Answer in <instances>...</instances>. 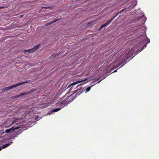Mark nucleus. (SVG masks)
<instances>
[{"label": "nucleus", "instance_id": "nucleus-9", "mask_svg": "<svg viewBox=\"0 0 159 159\" xmlns=\"http://www.w3.org/2000/svg\"><path fill=\"white\" fill-rule=\"evenodd\" d=\"M40 45V44L34 46V48H32L31 49L28 50H26V51H25L29 53H30L31 52H34V51L36 50L37 49H38L39 48V47Z\"/></svg>", "mask_w": 159, "mask_h": 159}, {"label": "nucleus", "instance_id": "nucleus-13", "mask_svg": "<svg viewBox=\"0 0 159 159\" xmlns=\"http://www.w3.org/2000/svg\"><path fill=\"white\" fill-rule=\"evenodd\" d=\"M48 106V104L47 103L42 104V107H40V108H43L47 107Z\"/></svg>", "mask_w": 159, "mask_h": 159}, {"label": "nucleus", "instance_id": "nucleus-14", "mask_svg": "<svg viewBox=\"0 0 159 159\" xmlns=\"http://www.w3.org/2000/svg\"><path fill=\"white\" fill-rule=\"evenodd\" d=\"M56 57V56L55 55V54H52V55H51L50 57V59H54L55 58V57Z\"/></svg>", "mask_w": 159, "mask_h": 159}, {"label": "nucleus", "instance_id": "nucleus-7", "mask_svg": "<svg viewBox=\"0 0 159 159\" xmlns=\"http://www.w3.org/2000/svg\"><path fill=\"white\" fill-rule=\"evenodd\" d=\"M20 128V127H15L14 126L9 129H6L5 131L3 132L2 134L4 133H6L7 134L15 130L18 129Z\"/></svg>", "mask_w": 159, "mask_h": 159}, {"label": "nucleus", "instance_id": "nucleus-5", "mask_svg": "<svg viewBox=\"0 0 159 159\" xmlns=\"http://www.w3.org/2000/svg\"><path fill=\"white\" fill-rule=\"evenodd\" d=\"M29 82V80H27L24 82H22L20 83H18L15 84H13L10 86L6 87V89L7 90H9L13 89L14 88L20 85H23L25 83H27Z\"/></svg>", "mask_w": 159, "mask_h": 159}, {"label": "nucleus", "instance_id": "nucleus-10", "mask_svg": "<svg viewBox=\"0 0 159 159\" xmlns=\"http://www.w3.org/2000/svg\"><path fill=\"white\" fill-rule=\"evenodd\" d=\"M87 80V79H85V80H84L82 81H77L76 82H73L68 87V88L72 86H73V85H75L76 84L80 82H84V81H86Z\"/></svg>", "mask_w": 159, "mask_h": 159}, {"label": "nucleus", "instance_id": "nucleus-11", "mask_svg": "<svg viewBox=\"0 0 159 159\" xmlns=\"http://www.w3.org/2000/svg\"><path fill=\"white\" fill-rule=\"evenodd\" d=\"M13 143V142L12 141H9L7 144H5L3 145L2 146V149L5 148L7 147H8L10 145H11L12 143Z\"/></svg>", "mask_w": 159, "mask_h": 159}, {"label": "nucleus", "instance_id": "nucleus-18", "mask_svg": "<svg viewBox=\"0 0 159 159\" xmlns=\"http://www.w3.org/2000/svg\"><path fill=\"white\" fill-rule=\"evenodd\" d=\"M57 20H53V21H52V22H51V23H49V24H52V23H53L54 22H55L56 21H57Z\"/></svg>", "mask_w": 159, "mask_h": 159}, {"label": "nucleus", "instance_id": "nucleus-1", "mask_svg": "<svg viewBox=\"0 0 159 159\" xmlns=\"http://www.w3.org/2000/svg\"><path fill=\"white\" fill-rule=\"evenodd\" d=\"M69 103V102H68V100H67L66 99L60 102L59 101V102L56 104V105L57 106L60 105V108L54 109L52 110V111L53 112H57L60 110L61 108H63L65 106H67Z\"/></svg>", "mask_w": 159, "mask_h": 159}, {"label": "nucleus", "instance_id": "nucleus-21", "mask_svg": "<svg viewBox=\"0 0 159 159\" xmlns=\"http://www.w3.org/2000/svg\"><path fill=\"white\" fill-rule=\"evenodd\" d=\"M60 53H58V54H56L55 55L56 56V57H57V56H58L59 55Z\"/></svg>", "mask_w": 159, "mask_h": 159}, {"label": "nucleus", "instance_id": "nucleus-3", "mask_svg": "<svg viewBox=\"0 0 159 159\" xmlns=\"http://www.w3.org/2000/svg\"><path fill=\"white\" fill-rule=\"evenodd\" d=\"M125 9H124L121 10L120 11L118 12L117 13H116L111 18L108 20L106 23L103 24L102 25H101L100 27L99 28V30H101L103 28L105 27V28L107 26V25L110 24V23L121 12L123 11Z\"/></svg>", "mask_w": 159, "mask_h": 159}, {"label": "nucleus", "instance_id": "nucleus-26", "mask_svg": "<svg viewBox=\"0 0 159 159\" xmlns=\"http://www.w3.org/2000/svg\"><path fill=\"white\" fill-rule=\"evenodd\" d=\"M144 28V27H142V28H141V29H143V28Z\"/></svg>", "mask_w": 159, "mask_h": 159}, {"label": "nucleus", "instance_id": "nucleus-20", "mask_svg": "<svg viewBox=\"0 0 159 159\" xmlns=\"http://www.w3.org/2000/svg\"><path fill=\"white\" fill-rule=\"evenodd\" d=\"M92 23H93V22H89L88 23V25H90Z\"/></svg>", "mask_w": 159, "mask_h": 159}, {"label": "nucleus", "instance_id": "nucleus-4", "mask_svg": "<svg viewBox=\"0 0 159 159\" xmlns=\"http://www.w3.org/2000/svg\"><path fill=\"white\" fill-rule=\"evenodd\" d=\"M29 82V80H27L24 82H22L20 83H18L15 84H13L10 86L6 87V89L7 90H9L13 89L14 88L20 85H23L25 83H27Z\"/></svg>", "mask_w": 159, "mask_h": 159}, {"label": "nucleus", "instance_id": "nucleus-25", "mask_svg": "<svg viewBox=\"0 0 159 159\" xmlns=\"http://www.w3.org/2000/svg\"><path fill=\"white\" fill-rule=\"evenodd\" d=\"M116 71H117V70H115L113 72H116Z\"/></svg>", "mask_w": 159, "mask_h": 159}, {"label": "nucleus", "instance_id": "nucleus-12", "mask_svg": "<svg viewBox=\"0 0 159 159\" xmlns=\"http://www.w3.org/2000/svg\"><path fill=\"white\" fill-rule=\"evenodd\" d=\"M137 3V2L136 1H134L133 2L132 4H131L130 7L131 8H134L136 5Z\"/></svg>", "mask_w": 159, "mask_h": 159}, {"label": "nucleus", "instance_id": "nucleus-27", "mask_svg": "<svg viewBox=\"0 0 159 159\" xmlns=\"http://www.w3.org/2000/svg\"><path fill=\"white\" fill-rule=\"evenodd\" d=\"M123 66V65H122V66H121V67Z\"/></svg>", "mask_w": 159, "mask_h": 159}, {"label": "nucleus", "instance_id": "nucleus-23", "mask_svg": "<svg viewBox=\"0 0 159 159\" xmlns=\"http://www.w3.org/2000/svg\"><path fill=\"white\" fill-rule=\"evenodd\" d=\"M4 8V7H0V9H2V8Z\"/></svg>", "mask_w": 159, "mask_h": 159}, {"label": "nucleus", "instance_id": "nucleus-19", "mask_svg": "<svg viewBox=\"0 0 159 159\" xmlns=\"http://www.w3.org/2000/svg\"><path fill=\"white\" fill-rule=\"evenodd\" d=\"M6 88V87H5L4 88L2 89V91H5V90H6L7 89H5Z\"/></svg>", "mask_w": 159, "mask_h": 159}, {"label": "nucleus", "instance_id": "nucleus-6", "mask_svg": "<svg viewBox=\"0 0 159 159\" xmlns=\"http://www.w3.org/2000/svg\"><path fill=\"white\" fill-rule=\"evenodd\" d=\"M85 91V89L84 88H80V89H77L74 90L73 94L76 93L75 96L77 97L80 94L83 93Z\"/></svg>", "mask_w": 159, "mask_h": 159}, {"label": "nucleus", "instance_id": "nucleus-16", "mask_svg": "<svg viewBox=\"0 0 159 159\" xmlns=\"http://www.w3.org/2000/svg\"><path fill=\"white\" fill-rule=\"evenodd\" d=\"M121 64V63L119 64L117 66H115L114 69H116V68H119V67L120 66Z\"/></svg>", "mask_w": 159, "mask_h": 159}, {"label": "nucleus", "instance_id": "nucleus-2", "mask_svg": "<svg viewBox=\"0 0 159 159\" xmlns=\"http://www.w3.org/2000/svg\"><path fill=\"white\" fill-rule=\"evenodd\" d=\"M141 31L140 33H142L139 35V36H143V42H145L146 43L144 45V46L142 47L141 49V50H143L144 48L146 47V45L150 42V39L146 36V35L145 31L143 29H141L139 31Z\"/></svg>", "mask_w": 159, "mask_h": 159}, {"label": "nucleus", "instance_id": "nucleus-17", "mask_svg": "<svg viewBox=\"0 0 159 159\" xmlns=\"http://www.w3.org/2000/svg\"><path fill=\"white\" fill-rule=\"evenodd\" d=\"M45 8L46 9H48V8H52V7H43L42 8Z\"/></svg>", "mask_w": 159, "mask_h": 159}, {"label": "nucleus", "instance_id": "nucleus-24", "mask_svg": "<svg viewBox=\"0 0 159 159\" xmlns=\"http://www.w3.org/2000/svg\"><path fill=\"white\" fill-rule=\"evenodd\" d=\"M23 16H24V15H21L20 16V17H22Z\"/></svg>", "mask_w": 159, "mask_h": 159}, {"label": "nucleus", "instance_id": "nucleus-8", "mask_svg": "<svg viewBox=\"0 0 159 159\" xmlns=\"http://www.w3.org/2000/svg\"><path fill=\"white\" fill-rule=\"evenodd\" d=\"M36 89H32L30 91L28 92H25L24 93H21L20 94H19L17 96V97H20L24 95H27V94H28L29 93H30L31 92L35 91H36Z\"/></svg>", "mask_w": 159, "mask_h": 159}, {"label": "nucleus", "instance_id": "nucleus-22", "mask_svg": "<svg viewBox=\"0 0 159 159\" xmlns=\"http://www.w3.org/2000/svg\"><path fill=\"white\" fill-rule=\"evenodd\" d=\"M2 149V146L0 147V151H1Z\"/></svg>", "mask_w": 159, "mask_h": 159}, {"label": "nucleus", "instance_id": "nucleus-15", "mask_svg": "<svg viewBox=\"0 0 159 159\" xmlns=\"http://www.w3.org/2000/svg\"><path fill=\"white\" fill-rule=\"evenodd\" d=\"M92 86H91V87H89L87 89H86V91L85 93H87V92L89 91L91 89V87H92Z\"/></svg>", "mask_w": 159, "mask_h": 159}]
</instances>
